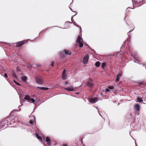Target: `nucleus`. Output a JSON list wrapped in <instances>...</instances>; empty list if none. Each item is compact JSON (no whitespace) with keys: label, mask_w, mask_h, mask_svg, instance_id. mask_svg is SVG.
I'll return each instance as SVG.
<instances>
[{"label":"nucleus","mask_w":146,"mask_h":146,"mask_svg":"<svg viewBox=\"0 0 146 146\" xmlns=\"http://www.w3.org/2000/svg\"><path fill=\"white\" fill-rule=\"evenodd\" d=\"M36 82L40 84H42L43 83V79L41 76H37L35 78Z\"/></svg>","instance_id":"f257e3e1"},{"label":"nucleus","mask_w":146,"mask_h":146,"mask_svg":"<svg viewBox=\"0 0 146 146\" xmlns=\"http://www.w3.org/2000/svg\"><path fill=\"white\" fill-rule=\"evenodd\" d=\"M76 42L79 43L80 47H83V42L82 38L80 35H79L78 36Z\"/></svg>","instance_id":"f03ea898"},{"label":"nucleus","mask_w":146,"mask_h":146,"mask_svg":"<svg viewBox=\"0 0 146 146\" xmlns=\"http://www.w3.org/2000/svg\"><path fill=\"white\" fill-rule=\"evenodd\" d=\"M27 40H25L15 42V44H17L16 46L17 47H18L19 46H22L23 44L27 42Z\"/></svg>","instance_id":"7ed1b4c3"},{"label":"nucleus","mask_w":146,"mask_h":146,"mask_svg":"<svg viewBox=\"0 0 146 146\" xmlns=\"http://www.w3.org/2000/svg\"><path fill=\"white\" fill-rule=\"evenodd\" d=\"M87 99L88 100L89 102L91 104L95 103L98 100V98L97 97H95L92 98H88Z\"/></svg>","instance_id":"20e7f679"},{"label":"nucleus","mask_w":146,"mask_h":146,"mask_svg":"<svg viewBox=\"0 0 146 146\" xmlns=\"http://www.w3.org/2000/svg\"><path fill=\"white\" fill-rule=\"evenodd\" d=\"M89 57L87 55H85L84 57L83 62L84 64H86L88 61Z\"/></svg>","instance_id":"39448f33"},{"label":"nucleus","mask_w":146,"mask_h":146,"mask_svg":"<svg viewBox=\"0 0 146 146\" xmlns=\"http://www.w3.org/2000/svg\"><path fill=\"white\" fill-rule=\"evenodd\" d=\"M63 51L64 53V54H65V55H70L71 54H72V53H71V51H70L68 50H64Z\"/></svg>","instance_id":"423d86ee"},{"label":"nucleus","mask_w":146,"mask_h":146,"mask_svg":"<svg viewBox=\"0 0 146 146\" xmlns=\"http://www.w3.org/2000/svg\"><path fill=\"white\" fill-rule=\"evenodd\" d=\"M67 75L66 74V72L65 70L63 71L62 75V78L63 79L65 80L66 79Z\"/></svg>","instance_id":"0eeeda50"},{"label":"nucleus","mask_w":146,"mask_h":146,"mask_svg":"<svg viewBox=\"0 0 146 146\" xmlns=\"http://www.w3.org/2000/svg\"><path fill=\"white\" fill-rule=\"evenodd\" d=\"M50 140L51 139L49 137H46V141L47 142V144L48 145H51Z\"/></svg>","instance_id":"6e6552de"},{"label":"nucleus","mask_w":146,"mask_h":146,"mask_svg":"<svg viewBox=\"0 0 146 146\" xmlns=\"http://www.w3.org/2000/svg\"><path fill=\"white\" fill-rule=\"evenodd\" d=\"M134 108L136 111H139L140 110V106L138 104H136L134 106Z\"/></svg>","instance_id":"1a4fd4ad"},{"label":"nucleus","mask_w":146,"mask_h":146,"mask_svg":"<svg viewBox=\"0 0 146 146\" xmlns=\"http://www.w3.org/2000/svg\"><path fill=\"white\" fill-rule=\"evenodd\" d=\"M59 55L62 58H64L66 57V55L63 51L60 52L59 53Z\"/></svg>","instance_id":"9d476101"},{"label":"nucleus","mask_w":146,"mask_h":146,"mask_svg":"<svg viewBox=\"0 0 146 146\" xmlns=\"http://www.w3.org/2000/svg\"><path fill=\"white\" fill-rule=\"evenodd\" d=\"M143 101L142 98L140 96L137 98L136 101L137 102H142Z\"/></svg>","instance_id":"9b49d317"},{"label":"nucleus","mask_w":146,"mask_h":146,"mask_svg":"<svg viewBox=\"0 0 146 146\" xmlns=\"http://www.w3.org/2000/svg\"><path fill=\"white\" fill-rule=\"evenodd\" d=\"M64 89L66 90H67L69 91H72L74 90V88H73V87L71 86L70 88H64Z\"/></svg>","instance_id":"f8f14e48"},{"label":"nucleus","mask_w":146,"mask_h":146,"mask_svg":"<svg viewBox=\"0 0 146 146\" xmlns=\"http://www.w3.org/2000/svg\"><path fill=\"white\" fill-rule=\"evenodd\" d=\"M24 99L27 100L28 102H30L31 99L29 96L27 95H26Z\"/></svg>","instance_id":"ddd939ff"},{"label":"nucleus","mask_w":146,"mask_h":146,"mask_svg":"<svg viewBox=\"0 0 146 146\" xmlns=\"http://www.w3.org/2000/svg\"><path fill=\"white\" fill-rule=\"evenodd\" d=\"M86 85L87 86H88L90 87H92L93 86V84H92L91 83L87 82L86 83Z\"/></svg>","instance_id":"4468645a"},{"label":"nucleus","mask_w":146,"mask_h":146,"mask_svg":"<svg viewBox=\"0 0 146 146\" xmlns=\"http://www.w3.org/2000/svg\"><path fill=\"white\" fill-rule=\"evenodd\" d=\"M27 77L25 76H23L22 77V79L23 81L24 82H26L27 80Z\"/></svg>","instance_id":"2eb2a0df"},{"label":"nucleus","mask_w":146,"mask_h":146,"mask_svg":"<svg viewBox=\"0 0 146 146\" xmlns=\"http://www.w3.org/2000/svg\"><path fill=\"white\" fill-rule=\"evenodd\" d=\"M37 88H38L40 89L41 90H48V88L46 87H37Z\"/></svg>","instance_id":"dca6fc26"},{"label":"nucleus","mask_w":146,"mask_h":146,"mask_svg":"<svg viewBox=\"0 0 146 146\" xmlns=\"http://www.w3.org/2000/svg\"><path fill=\"white\" fill-rule=\"evenodd\" d=\"M32 117H33V119L32 120H31L29 121V123L31 124H34V121L35 120V117L33 116Z\"/></svg>","instance_id":"f3484780"},{"label":"nucleus","mask_w":146,"mask_h":146,"mask_svg":"<svg viewBox=\"0 0 146 146\" xmlns=\"http://www.w3.org/2000/svg\"><path fill=\"white\" fill-rule=\"evenodd\" d=\"M12 75L13 77L15 78H17V75L15 72H13L12 73Z\"/></svg>","instance_id":"a211bd4d"},{"label":"nucleus","mask_w":146,"mask_h":146,"mask_svg":"<svg viewBox=\"0 0 146 146\" xmlns=\"http://www.w3.org/2000/svg\"><path fill=\"white\" fill-rule=\"evenodd\" d=\"M36 136L38 139H40L41 141V142H42V139L41 137L40 136H39V135L37 134H36Z\"/></svg>","instance_id":"6ab92c4d"},{"label":"nucleus","mask_w":146,"mask_h":146,"mask_svg":"<svg viewBox=\"0 0 146 146\" xmlns=\"http://www.w3.org/2000/svg\"><path fill=\"white\" fill-rule=\"evenodd\" d=\"M95 65L97 67H98L100 65V63L99 61L96 62L95 64Z\"/></svg>","instance_id":"aec40b11"},{"label":"nucleus","mask_w":146,"mask_h":146,"mask_svg":"<svg viewBox=\"0 0 146 146\" xmlns=\"http://www.w3.org/2000/svg\"><path fill=\"white\" fill-rule=\"evenodd\" d=\"M138 60V58H137V57H136L135 56L134 57V62H136V61H137Z\"/></svg>","instance_id":"412c9836"},{"label":"nucleus","mask_w":146,"mask_h":146,"mask_svg":"<svg viewBox=\"0 0 146 146\" xmlns=\"http://www.w3.org/2000/svg\"><path fill=\"white\" fill-rule=\"evenodd\" d=\"M105 65H106V64L105 62H103V63H102V66H101L102 68H104L105 66Z\"/></svg>","instance_id":"4be33fe9"},{"label":"nucleus","mask_w":146,"mask_h":146,"mask_svg":"<svg viewBox=\"0 0 146 146\" xmlns=\"http://www.w3.org/2000/svg\"><path fill=\"white\" fill-rule=\"evenodd\" d=\"M130 39V38H128L126 40L124 44L126 43L127 42L128 43L129 42V40Z\"/></svg>","instance_id":"5701e85b"},{"label":"nucleus","mask_w":146,"mask_h":146,"mask_svg":"<svg viewBox=\"0 0 146 146\" xmlns=\"http://www.w3.org/2000/svg\"><path fill=\"white\" fill-rule=\"evenodd\" d=\"M120 78V77L118 76H117V78L115 80V81L116 82H118L119 80V79Z\"/></svg>","instance_id":"b1692460"},{"label":"nucleus","mask_w":146,"mask_h":146,"mask_svg":"<svg viewBox=\"0 0 146 146\" xmlns=\"http://www.w3.org/2000/svg\"><path fill=\"white\" fill-rule=\"evenodd\" d=\"M35 100L34 99V98H31V101H30V102H31V103H33L34 102H35Z\"/></svg>","instance_id":"393cba45"},{"label":"nucleus","mask_w":146,"mask_h":146,"mask_svg":"<svg viewBox=\"0 0 146 146\" xmlns=\"http://www.w3.org/2000/svg\"><path fill=\"white\" fill-rule=\"evenodd\" d=\"M13 81L16 84L18 85H21L18 83L15 80H14Z\"/></svg>","instance_id":"a878e982"},{"label":"nucleus","mask_w":146,"mask_h":146,"mask_svg":"<svg viewBox=\"0 0 146 146\" xmlns=\"http://www.w3.org/2000/svg\"><path fill=\"white\" fill-rule=\"evenodd\" d=\"M108 88L109 89H112L114 88V87L113 86H110Z\"/></svg>","instance_id":"bb28decb"},{"label":"nucleus","mask_w":146,"mask_h":146,"mask_svg":"<svg viewBox=\"0 0 146 146\" xmlns=\"http://www.w3.org/2000/svg\"><path fill=\"white\" fill-rule=\"evenodd\" d=\"M17 70L18 71H20V69L19 67H17Z\"/></svg>","instance_id":"cd10ccee"},{"label":"nucleus","mask_w":146,"mask_h":146,"mask_svg":"<svg viewBox=\"0 0 146 146\" xmlns=\"http://www.w3.org/2000/svg\"><path fill=\"white\" fill-rule=\"evenodd\" d=\"M28 67L30 68H32V66L31 65H28L27 66Z\"/></svg>","instance_id":"c85d7f7f"},{"label":"nucleus","mask_w":146,"mask_h":146,"mask_svg":"<svg viewBox=\"0 0 146 146\" xmlns=\"http://www.w3.org/2000/svg\"><path fill=\"white\" fill-rule=\"evenodd\" d=\"M36 66H38L39 67H40L42 66L40 64H39L36 65Z\"/></svg>","instance_id":"c756f323"},{"label":"nucleus","mask_w":146,"mask_h":146,"mask_svg":"<svg viewBox=\"0 0 146 146\" xmlns=\"http://www.w3.org/2000/svg\"><path fill=\"white\" fill-rule=\"evenodd\" d=\"M4 76L5 77H7L8 76L7 74L6 73H5L4 74Z\"/></svg>","instance_id":"7c9ffc66"},{"label":"nucleus","mask_w":146,"mask_h":146,"mask_svg":"<svg viewBox=\"0 0 146 146\" xmlns=\"http://www.w3.org/2000/svg\"><path fill=\"white\" fill-rule=\"evenodd\" d=\"M143 84V82H140L139 83V84L140 85H141Z\"/></svg>","instance_id":"2f4dec72"},{"label":"nucleus","mask_w":146,"mask_h":146,"mask_svg":"<svg viewBox=\"0 0 146 146\" xmlns=\"http://www.w3.org/2000/svg\"><path fill=\"white\" fill-rule=\"evenodd\" d=\"M117 76H118L120 77L121 76V73H119V74H117Z\"/></svg>","instance_id":"473e14b6"},{"label":"nucleus","mask_w":146,"mask_h":146,"mask_svg":"<svg viewBox=\"0 0 146 146\" xmlns=\"http://www.w3.org/2000/svg\"><path fill=\"white\" fill-rule=\"evenodd\" d=\"M110 91V90L109 89L107 88L106 89V91L107 92H108Z\"/></svg>","instance_id":"72a5a7b5"},{"label":"nucleus","mask_w":146,"mask_h":146,"mask_svg":"<svg viewBox=\"0 0 146 146\" xmlns=\"http://www.w3.org/2000/svg\"><path fill=\"white\" fill-rule=\"evenodd\" d=\"M54 62H52V64H51V66L52 67L53 66H54Z\"/></svg>","instance_id":"f704fd0d"},{"label":"nucleus","mask_w":146,"mask_h":146,"mask_svg":"<svg viewBox=\"0 0 146 146\" xmlns=\"http://www.w3.org/2000/svg\"><path fill=\"white\" fill-rule=\"evenodd\" d=\"M70 9L72 11V12H75L76 13V14H75V15H76L77 14V12H74L72 10V9H71L70 8Z\"/></svg>","instance_id":"c9c22d12"},{"label":"nucleus","mask_w":146,"mask_h":146,"mask_svg":"<svg viewBox=\"0 0 146 146\" xmlns=\"http://www.w3.org/2000/svg\"><path fill=\"white\" fill-rule=\"evenodd\" d=\"M132 31H133V30H132V31H129V32L127 33V35H128V36H129V32H131Z\"/></svg>","instance_id":"e433bc0d"},{"label":"nucleus","mask_w":146,"mask_h":146,"mask_svg":"<svg viewBox=\"0 0 146 146\" xmlns=\"http://www.w3.org/2000/svg\"><path fill=\"white\" fill-rule=\"evenodd\" d=\"M139 112H138L137 113H136V114L137 115H139Z\"/></svg>","instance_id":"4c0bfd02"},{"label":"nucleus","mask_w":146,"mask_h":146,"mask_svg":"<svg viewBox=\"0 0 146 146\" xmlns=\"http://www.w3.org/2000/svg\"><path fill=\"white\" fill-rule=\"evenodd\" d=\"M131 56L133 57H134V54H133V53H132L131 55Z\"/></svg>","instance_id":"58836bf2"},{"label":"nucleus","mask_w":146,"mask_h":146,"mask_svg":"<svg viewBox=\"0 0 146 146\" xmlns=\"http://www.w3.org/2000/svg\"><path fill=\"white\" fill-rule=\"evenodd\" d=\"M68 84V82H66L65 83V84L66 85V84Z\"/></svg>","instance_id":"ea45409f"},{"label":"nucleus","mask_w":146,"mask_h":146,"mask_svg":"<svg viewBox=\"0 0 146 146\" xmlns=\"http://www.w3.org/2000/svg\"><path fill=\"white\" fill-rule=\"evenodd\" d=\"M18 118H19V117H17V116H16V117H15V119H17V118H18L17 119H18Z\"/></svg>","instance_id":"a19ab883"},{"label":"nucleus","mask_w":146,"mask_h":146,"mask_svg":"<svg viewBox=\"0 0 146 146\" xmlns=\"http://www.w3.org/2000/svg\"><path fill=\"white\" fill-rule=\"evenodd\" d=\"M142 1H143V0H139V1L140 2H141Z\"/></svg>","instance_id":"79ce46f5"},{"label":"nucleus","mask_w":146,"mask_h":146,"mask_svg":"<svg viewBox=\"0 0 146 146\" xmlns=\"http://www.w3.org/2000/svg\"><path fill=\"white\" fill-rule=\"evenodd\" d=\"M126 16H125V18H124V20H125V18H126Z\"/></svg>","instance_id":"37998d69"},{"label":"nucleus","mask_w":146,"mask_h":146,"mask_svg":"<svg viewBox=\"0 0 146 146\" xmlns=\"http://www.w3.org/2000/svg\"><path fill=\"white\" fill-rule=\"evenodd\" d=\"M126 24H127L128 25H129L127 23H126Z\"/></svg>","instance_id":"c03bdc74"},{"label":"nucleus","mask_w":146,"mask_h":146,"mask_svg":"<svg viewBox=\"0 0 146 146\" xmlns=\"http://www.w3.org/2000/svg\"><path fill=\"white\" fill-rule=\"evenodd\" d=\"M142 103H143V104H145V103L143 102Z\"/></svg>","instance_id":"a18cd8bd"},{"label":"nucleus","mask_w":146,"mask_h":146,"mask_svg":"<svg viewBox=\"0 0 146 146\" xmlns=\"http://www.w3.org/2000/svg\"><path fill=\"white\" fill-rule=\"evenodd\" d=\"M119 104H120V103H118V105H119Z\"/></svg>","instance_id":"49530a36"},{"label":"nucleus","mask_w":146,"mask_h":146,"mask_svg":"<svg viewBox=\"0 0 146 146\" xmlns=\"http://www.w3.org/2000/svg\"><path fill=\"white\" fill-rule=\"evenodd\" d=\"M124 44H123V45L122 46H124Z\"/></svg>","instance_id":"de8ad7c7"},{"label":"nucleus","mask_w":146,"mask_h":146,"mask_svg":"<svg viewBox=\"0 0 146 146\" xmlns=\"http://www.w3.org/2000/svg\"><path fill=\"white\" fill-rule=\"evenodd\" d=\"M64 146H66V145H65Z\"/></svg>","instance_id":"09e8293b"},{"label":"nucleus","mask_w":146,"mask_h":146,"mask_svg":"<svg viewBox=\"0 0 146 146\" xmlns=\"http://www.w3.org/2000/svg\"><path fill=\"white\" fill-rule=\"evenodd\" d=\"M90 79V81H91V79Z\"/></svg>","instance_id":"8fccbe9b"},{"label":"nucleus","mask_w":146,"mask_h":146,"mask_svg":"<svg viewBox=\"0 0 146 146\" xmlns=\"http://www.w3.org/2000/svg\"><path fill=\"white\" fill-rule=\"evenodd\" d=\"M102 94H102H102H101V95H102Z\"/></svg>","instance_id":"3c124183"},{"label":"nucleus","mask_w":146,"mask_h":146,"mask_svg":"<svg viewBox=\"0 0 146 146\" xmlns=\"http://www.w3.org/2000/svg\"><path fill=\"white\" fill-rule=\"evenodd\" d=\"M69 23H71V22H69Z\"/></svg>","instance_id":"603ef678"}]
</instances>
